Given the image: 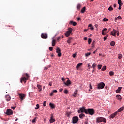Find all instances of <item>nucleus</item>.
<instances>
[{"mask_svg": "<svg viewBox=\"0 0 124 124\" xmlns=\"http://www.w3.org/2000/svg\"><path fill=\"white\" fill-rule=\"evenodd\" d=\"M78 121H79V117H78V116H74L72 118V122L73 124H76L78 123Z\"/></svg>", "mask_w": 124, "mask_h": 124, "instance_id": "39448f33", "label": "nucleus"}, {"mask_svg": "<svg viewBox=\"0 0 124 124\" xmlns=\"http://www.w3.org/2000/svg\"><path fill=\"white\" fill-rule=\"evenodd\" d=\"M118 3L119 6H122V5H123V3H122V0H119L118 1Z\"/></svg>", "mask_w": 124, "mask_h": 124, "instance_id": "b1692460", "label": "nucleus"}, {"mask_svg": "<svg viewBox=\"0 0 124 124\" xmlns=\"http://www.w3.org/2000/svg\"><path fill=\"white\" fill-rule=\"evenodd\" d=\"M105 86V84L103 82H101L98 84L97 89L100 90V89H104Z\"/></svg>", "mask_w": 124, "mask_h": 124, "instance_id": "0eeeda50", "label": "nucleus"}, {"mask_svg": "<svg viewBox=\"0 0 124 124\" xmlns=\"http://www.w3.org/2000/svg\"><path fill=\"white\" fill-rule=\"evenodd\" d=\"M53 94H54V93L52 92V93H50V96H53Z\"/></svg>", "mask_w": 124, "mask_h": 124, "instance_id": "69168bd1", "label": "nucleus"}, {"mask_svg": "<svg viewBox=\"0 0 124 124\" xmlns=\"http://www.w3.org/2000/svg\"><path fill=\"white\" fill-rule=\"evenodd\" d=\"M39 108V104H37L36 105V107L35 108V110H37Z\"/></svg>", "mask_w": 124, "mask_h": 124, "instance_id": "4c0bfd02", "label": "nucleus"}, {"mask_svg": "<svg viewBox=\"0 0 124 124\" xmlns=\"http://www.w3.org/2000/svg\"><path fill=\"white\" fill-rule=\"evenodd\" d=\"M43 106H46V101H44L43 103Z\"/></svg>", "mask_w": 124, "mask_h": 124, "instance_id": "603ef678", "label": "nucleus"}, {"mask_svg": "<svg viewBox=\"0 0 124 124\" xmlns=\"http://www.w3.org/2000/svg\"><path fill=\"white\" fill-rule=\"evenodd\" d=\"M49 51H53V47L50 46L49 47Z\"/></svg>", "mask_w": 124, "mask_h": 124, "instance_id": "de8ad7c7", "label": "nucleus"}, {"mask_svg": "<svg viewBox=\"0 0 124 124\" xmlns=\"http://www.w3.org/2000/svg\"><path fill=\"white\" fill-rule=\"evenodd\" d=\"M77 93H78V90L76 89L74 92V94L76 95Z\"/></svg>", "mask_w": 124, "mask_h": 124, "instance_id": "79ce46f5", "label": "nucleus"}, {"mask_svg": "<svg viewBox=\"0 0 124 124\" xmlns=\"http://www.w3.org/2000/svg\"><path fill=\"white\" fill-rule=\"evenodd\" d=\"M116 98L118 99V100H121L122 99V97L120 95H116Z\"/></svg>", "mask_w": 124, "mask_h": 124, "instance_id": "c85d7f7f", "label": "nucleus"}, {"mask_svg": "<svg viewBox=\"0 0 124 124\" xmlns=\"http://www.w3.org/2000/svg\"><path fill=\"white\" fill-rule=\"evenodd\" d=\"M52 92L54 93H58V91H57V90H53L52 91Z\"/></svg>", "mask_w": 124, "mask_h": 124, "instance_id": "3c124183", "label": "nucleus"}, {"mask_svg": "<svg viewBox=\"0 0 124 124\" xmlns=\"http://www.w3.org/2000/svg\"><path fill=\"white\" fill-rule=\"evenodd\" d=\"M117 19H119V20H121L122 17H121V16H119L117 17Z\"/></svg>", "mask_w": 124, "mask_h": 124, "instance_id": "864d4df0", "label": "nucleus"}, {"mask_svg": "<svg viewBox=\"0 0 124 124\" xmlns=\"http://www.w3.org/2000/svg\"><path fill=\"white\" fill-rule=\"evenodd\" d=\"M80 119H83V118L85 117V114L81 113L79 116Z\"/></svg>", "mask_w": 124, "mask_h": 124, "instance_id": "393cba45", "label": "nucleus"}, {"mask_svg": "<svg viewBox=\"0 0 124 124\" xmlns=\"http://www.w3.org/2000/svg\"><path fill=\"white\" fill-rule=\"evenodd\" d=\"M71 114V112H67L66 113V115L67 117H69V116H70Z\"/></svg>", "mask_w": 124, "mask_h": 124, "instance_id": "473e14b6", "label": "nucleus"}, {"mask_svg": "<svg viewBox=\"0 0 124 124\" xmlns=\"http://www.w3.org/2000/svg\"><path fill=\"white\" fill-rule=\"evenodd\" d=\"M107 31V29H106V28H104L102 31H103V32H105V31Z\"/></svg>", "mask_w": 124, "mask_h": 124, "instance_id": "8fccbe9b", "label": "nucleus"}, {"mask_svg": "<svg viewBox=\"0 0 124 124\" xmlns=\"http://www.w3.org/2000/svg\"><path fill=\"white\" fill-rule=\"evenodd\" d=\"M121 90H122V87H118V89L116 90V93H121Z\"/></svg>", "mask_w": 124, "mask_h": 124, "instance_id": "a211bd4d", "label": "nucleus"}, {"mask_svg": "<svg viewBox=\"0 0 124 124\" xmlns=\"http://www.w3.org/2000/svg\"><path fill=\"white\" fill-rule=\"evenodd\" d=\"M87 109H86L85 107H81L79 108L78 112L79 114L80 113H85V114H87Z\"/></svg>", "mask_w": 124, "mask_h": 124, "instance_id": "f03ea898", "label": "nucleus"}, {"mask_svg": "<svg viewBox=\"0 0 124 124\" xmlns=\"http://www.w3.org/2000/svg\"><path fill=\"white\" fill-rule=\"evenodd\" d=\"M64 93H65V94H67V93H68V90L65 89V90L64 91Z\"/></svg>", "mask_w": 124, "mask_h": 124, "instance_id": "a19ab883", "label": "nucleus"}, {"mask_svg": "<svg viewBox=\"0 0 124 124\" xmlns=\"http://www.w3.org/2000/svg\"><path fill=\"white\" fill-rule=\"evenodd\" d=\"M76 57V54H73V58H75Z\"/></svg>", "mask_w": 124, "mask_h": 124, "instance_id": "052dcab7", "label": "nucleus"}, {"mask_svg": "<svg viewBox=\"0 0 124 124\" xmlns=\"http://www.w3.org/2000/svg\"><path fill=\"white\" fill-rule=\"evenodd\" d=\"M84 31L85 32L88 31V29H84Z\"/></svg>", "mask_w": 124, "mask_h": 124, "instance_id": "338daca9", "label": "nucleus"}, {"mask_svg": "<svg viewBox=\"0 0 124 124\" xmlns=\"http://www.w3.org/2000/svg\"><path fill=\"white\" fill-rule=\"evenodd\" d=\"M50 67H51V66H48L47 67H45L44 70H47L48 69V68H50Z\"/></svg>", "mask_w": 124, "mask_h": 124, "instance_id": "c9c22d12", "label": "nucleus"}, {"mask_svg": "<svg viewBox=\"0 0 124 124\" xmlns=\"http://www.w3.org/2000/svg\"><path fill=\"white\" fill-rule=\"evenodd\" d=\"M77 9L80 10V9L81 8V4H78L77 6Z\"/></svg>", "mask_w": 124, "mask_h": 124, "instance_id": "2f4dec72", "label": "nucleus"}, {"mask_svg": "<svg viewBox=\"0 0 124 124\" xmlns=\"http://www.w3.org/2000/svg\"><path fill=\"white\" fill-rule=\"evenodd\" d=\"M90 66H91V65H90V64H88V69H90Z\"/></svg>", "mask_w": 124, "mask_h": 124, "instance_id": "774afa93", "label": "nucleus"}, {"mask_svg": "<svg viewBox=\"0 0 124 124\" xmlns=\"http://www.w3.org/2000/svg\"><path fill=\"white\" fill-rule=\"evenodd\" d=\"M62 91H63V89H62V88H61V89L59 90V92H62Z\"/></svg>", "mask_w": 124, "mask_h": 124, "instance_id": "4d7b16f0", "label": "nucleus"}, {"mask_svg": "<svg viewBox=\"0 0 124 124\" xmlns=\"http://www.w3.org/2000/svg\"><path fill=\"white\" fill-rule=\"evenodd\" d=\"M5 99L6 101H10V99H11V97H10L9 95H6L5 96Z\"/></svg>", "mask_w": 124, "mask_h": 124, "instance_id": "ddd939ff", "label": "nucleus"}, {"mask_svg": "<svg viewBox=\"0 0 124 124\" xmlns=\"http://www.w3.org/2000/svg\"><path fill=\"white\" fill-rule=\"evenodd\" d=\"M90 55H91V52H89L88 53L85 54L86 57H89V56H90Z\"/></svg>", "mask_w": 124, "mask_h": 124, "instance_id": "37998d69", "label": "nucleus"}, {"mask_svg": "<svg viewBox=\"0 0 124 124\" xmlns=\"http://www.w3.org/2000/svg\"><path fill=\"white\" fill-rule=\"evenodd\" d=\"M102 35H105V34H106L105 33H104V32L102 31Z\"/></svg>", "mask_w": 124, "mask_h": 124, "instance_id": "bf43d9fd", "label": "nucleus"}, {"mask_svg": "<svg viewBox=\"0 0 124 124\" xmlns=\"http://www.w3.org/2000/svg\"><path fill=\"white\" fill-rule=\"evenodd\" d=\"M56 45V40L53 39L52 41V46H55Z\"/></svg>", "mask_w": 124, "mask_h": 124, "instance_id": "5701e85b", "label": "nucleus"}, {"mask_svg": "<svg viewBox=\"0 0 124 124\" xmlns=\"http://www.w3.org/2000/svg\"><path fill=\"white\" fill-rule=\"evenodd\" d=\"M101 70L102 71H105V70H106V66H103Z\"/></svg>", "mask_w": 124, "mask_h": 124, "instance_id": "7c9ffc66", "label": "nucleus"}, {"mask_svg": "<svg viewBox=\"0 0 124 124\" xmlns=\"http://www.w3.org/2000/svg\"><path fill=\"white\" fill-rule=\"evenodd\" d=\"M36 117H35L32 120V123H35L36 122Z\"/></svg>", "mask_w": 124, "mask_h": 124, "instance_id": "e433bc0d", "label": "nucleus"}, {"mask_svg": "<svg viewBox=\"0 0 124 124\" xmlns=\"http://www.w3.org/2000/svg\"><path fill=\"white\" fill-rule=\"evenodd\" d=\"M89 88H90V89H91V90H92V89H93V87H92V85H91V84H90V85H89Z\"/></svg>", "mask_w": 124, "mask_h": 124, "instance_id": "6e6d98bb", "label": "nucleus"}, {"mask_svg": "<svg viewBox=\"0 0 124 124\" xmlns=\"http://www.w3.org/2000/svg\"><path fill=\"white\" fill-rule=\"evenodd\" d=\"M101 67H102V65H98V69H101Z\"/></svg>", "mask_w": 124, "mask_h": 124, "instance_id": "c03bdc74", "label": "nucleus"}, {"mask_svg": "<svg viewBox=\"0 0 124 124\" xmlns=\"http://www.w3.org/2000/svg\"><path fill=\"white\" fill-rule=\"evenodd\" d=\"M103 21L104 22H107V21H108V19L105 18L103 19Z\"/></svg>", "mask_w": 124, "mask_h": 124, "instance_id": "09e8293b", "label": "nucleus"}, {"mask_svg": "<svg viewBox=\"0 0 124 124\" xmlns=\"http://www.w3.org/2000/svg\"><path fill=\"white\" fill-rule=\"evenodd\" d=\"M61 80H62V81H64L65 79H64V78H61Z\"/></svg>", "mask_w": 124, "mask_h": 124, "instance_id": "0e129e2a", "label": "nucleus"}, {"mask_svg": "<svg viewBox=\"0 0 124 124\" xmlns=\"http://www.w3.org/2000/svg\"><path fill=\"white\" fill-rule=\"evenodd\" d=\"M109 75H110V76H113V75H114V72L113 71L109 72Z\"/></svg>", "mask_w": 124, "mask_h": 124, "instance_id": "f704fd0d", "label": "nucleus"}, {"mask_svg": "<svg viewBox=\"0 0 124 124\" xmlns=\"http://www.w3.org/2000/svg\"><path fill=\"white\" fill-rule=\"evenodd\" d=\"M41 37H42V38L46 39V38H47L48 35H47V34L42 33L41 34Z\"/></svg>", "mask_w": 124, "mask_h": 124, "instance_id": "f8f14e48", "label": "nucleus"}, {"mask_svg": "<svg viewBox=\"0 0 124 124\" xmlns=\"http://www.w3.org/2000/svg\"><path fill=\"white\" fill-rule=\"evenodd\" d=\"M86 11V7H84L81 9V12L84 13Z\"/></svg>", "mask_w": 124, "mask_h": 124, "instance_id": "a878e982", "label": "nucleus"}, {"mask_svg": "<svg viewBox=\"0 0 124 124\" xmlns=\"http://www.w3.org/2000/svg\"><path fill=\"white\" fill-rule=\"evenodd\" d=\"M117 114H118V112L116 111L114 113H112V114H111L110 116H109V118L114 119V118H115V117H116V116H117Z\"/></svg>", "mask_w": 124, "mask_h": 124, "instance_id": "9b49d317", "label": "nucleus"}, {"mask_svg": "<svg viewBox=\"0 0 124 124\" xmlns=\"http://www.w3.org/2000/svg\"><path fill=\"white\" fill-rule=\"evenodd\" d=\"M86 112V114H89V115H94V110L93 108H88Z\"/></svg>", "mask_w": 124, "mask_h": 124, "instance_id": "20e7f679", "label": "nucleus"}, {"mask_svg": "<svg viewBox=\"0 0 124 124\" xmlns=\"http://www.w3.org/2000/svg\"><path fill=\"white\" fill-rule=\"evenodd\" d=\"M101 122H103L104 123H106V119L101 117H97L96 118L97 123H101Z\"/></svg>", "mask_w": 124, "mask_h": 124, "instance_id": "7ed1b4c3", "label": "nucleus"}, {"mask_svg": "<svg viewBox=\"0 0 124 124\" xmlns=\"http://www.w3.org/2000/svg\"><path fill=\"white\" fill-rule=\"evenodd\" d=\"M114 9L113 8V7H112L111 6H110L108 8V10H109V11H112V10H113Z\"/></svg>", "mask_w": 124, "mask_h": 124, "instance_id": "ea45409f", "label": "nucleus"}, {"mask_svg": "<svg viewBox=\"0 0 124 124\" xmlns=\"http://www.w3.org/2000/svg\"><path fill=\"white\" fill-rule=\"evenodd\" d=\"M78 21H81V18L80 17H78L77 18Z\"/></svg>", "mask_w": 124, "mask_h": 124, "instance_id": "e2e57ef3", "label": "nucleus"}, {"mask_svg": "<svg viewBox=\"0 0 124 124\" xmlns=\"http://www.w3.org/2000/svg\"><path fill=\"white\" fill-rule=\"evenodd\" d=\"M107 39V37L105 36L104 37V41H105Z\"/></svg>", "mask_w": 124, "mask_h": 124, "instance_id": "5fc2aeb1", "label": "nucleus"}, {"mask_svg": "<svg viewBox=\"0 0 124 124\" xmlns=\"http://www.w3.org/2000/svg\"><path fill=\"white\" fill-rule=\"evenodd\" d=\"M49 106H50V107L52 108H55V105L53 103H50Z\"/></svg>", "mask_w": 124, "mask_h": 124, "instance_id": "cd10ccee", "label": "nucleus"}, {"mask_svg": "<svg viewBox=\"0 0 124 124\" xmlns=\"http://www.w3.org/2000/svg\"><path fill=\"white\" fill-rule=\"evenodd\" d=\"M83 65V63H78L77 66H76V69L77 70H78L79 68H80V66H82Z\"/></svg>", "mask_w": 124, "mask_h": 124, "instance_id": "dca6fc26", "label": "nucleus"}, {"mask_svg": "<svg viewBox=\"0 0 124 124\" xmlns=\"http://www.w3.org/2000/svg\"><path fill=\"white\" fill-rule=\"evenodd\" d=\"M56 53H57L58 57H61L62 53H61V49L59 47L56 48Z\"/></svg>", "mask_w": 124, "mask_h": 124, "instance_id": "9d476101", "label": "nucleus"}, {"mask_svg": "<svg viewBox=\"0 0 124 124\" xmlns=\"http://www.w3.org/2000/svg\"><path fill=\"white\" fill-rule=\"evenodd\" d=\"M115 44H116V43L114 41H112V42H110L111 46H114Z\"/></svg>", "mask_w": 124, "mask_h": 124, "instance_id": "c756f323", "label": "nucleus"}, {"mask_svg": "<svg viewBox=\"0 0 124 124\" xmlns=\"http://www.w3.org/2000/svg\"><path fill=\"white\" fill-rule=\"evenodd\" d=\"M102 35H105V34H106L105 33H104V32L102 31Z\"/></svg>", "mask_w": 124, "mask_h": 124, "instance_id": "13d9d810", "label": "nucleus"}, {"mask_svg": "<svg viewBox=\"0 0 124 124\" xmlns=\"http://www.w3.org/2000/svg\"><path fill=\"white\" fill-rule=\"evenodd\" d=\"M91 42H92V39H88V44H91Z\"/></svg>", "mask_w": 124, "mask_h": 124, "instance_id": "a18cd8bd", "label": "nucleus"}, {"mask_svg": "<svg viewBox=\"0 0 124 124\" xmlns=\"http://www.w3.org/2000/svg\"><path fill=\"white\" fill-rule=\"evenodd\" d=\"M37 87L39 90V92H41V91H42V86L37 84Z\"/></svg>", "mask_w": 124, "mask_h": 124, "instance_id": "4468645a", "label": "nucleus"}, {"mask_svg": "<svg viewBox=\"0 0 124 124\" xmlns=\"http://www.w3.org/2000/svg\"><path fill=\"white\" fill-rule=\"evenodd\" d=\"M88 27L90 28V30H91V31H93L94 28L92 26V24H89Z\"/></svg>", "mask_w": 124, "mask_h": 124, "instance_id": "bb28decb", "label": "nucleus"}, {"mask_svg": "<svg viewBox=\"0 0 124 124\" xmlns=\"http://www.w3.org/2000/svg\"><path fill=\"white\" fill-rule=\"evenodd\" d=\"M65 85H66V86H69V85L71 84V81H70L69 80V79H68L66 82H64Z\"/></svg>", "mask_w": 124, "mask_h": 124, "instance_id": "2eb2a0df", "label": "nucleus"}, {"mask_svg": "<svg viewBox=\"0 0 124 124\" xmlns=\"http://www.w3.org/2000/svg\"><path fill=\"white\" fill-rule=\"evenodd\" d=\"M19 97L21 100H23L24 97H25V95L23 94H19Z\"/></svg>", "mask_w": 124, "mask_h": 124, "instance_id": "f3484780", "label": "nucleus"}, {"mask_svg": "<svg viewBox=\"0 0 124 124\" xmlns=\"http://www.w3.org/2000/svg\"><path fill=\"white\" fill-rule=\"evenodd\" d=\"M72 32V28H70L68 30V31H67V32L65 33V36H66V37H68L70 35V33Z\"/></svg>", "mask_w": 124, "mask_h": 124, "instance_id": "6e6552de", "label": "nucleus"}, {"mask_svg": "<svg viewBox=\"0 0 124 124\" xmlns=\"http://www.w3.org/2000/svg\"><path fill=\"white\" fill-rule=\"evenodd\" d=\"M26 76L25 77H21V79H20V82L21 83H23V82H24V83H26L27 82V80H29V77L30 76H29V74H28V73H25L24 75H23V76Z\"/></svg>", "mask_w": 124, "mask_h": 124, "instance_id": "f257e3e1", "label": "nucleus"}, {"mask_svg": "<svg viewBox=\"0 0 124 124\" xmlns=\"http://www.w3.org/2000/svg\"><path fill=\"white\" fill-rule=\"evenodd\" d=\"M116 33H117V36L120 35V33L119 31H118L117 30H115V29H113L112 31L111 32V35H112L113 36H116Z\"/></svg>", "mask_w": 124, "mask_h": 124, "instance_id": "423d86ee", "label": "nucleus"}, {"mask_svg": "<svg viewBox=\"0 0 124 124\" xmlns=\"http://www.w3.org/2000/svg\"><path fill=\"white\" fill-rule=\"evenodd\" d=\"M70 24H71L74 26H76V25H77V23H76V22H74L73 21H70Z\"/></svg>", "mask_w": 124, "mask_h": 124, "instance_id": "6ab92c4d", "label": "nucleus"}, {"mask_svg": "<svg viewBox=\"0 0 124 124\" xmlns=\"http://www.w3.org/2000/svg\"><path fill=\"white\" fill-rule=\"evenodd\" d=\"M94 42H95V41H93V42L92 44V47H94Z\"/></svg>", "mask_w": 124, "mask_h": 124, "instance_id": "49530a36", "label": "nucleus"}, {"mask_svg": "<svg viewBox=\"0 0 124 124\" xmlns=\"http://www.w3.org/2000/svg\"><path fill=\"white\" fill-rule=\"evenodd\" d=\"M48 85H49V86H50L51 87V86L52 85V82H49Z\"/></svg>", "mask_w": 124, "mask_h": 124, "instance_id": "680f3d73", "label": "nucleus"}, {"mask_svg": "<svg viewBox=\"0 0 124 124\" xmlns=\"http://www.w3.org/2000/svg\"><path fill=\"white\" fill-rule=\"evenodd\" d=\"M95 66H96V64H95V63H94L92 65V68L93 69H94V68L95 67Z\"/></svg>", "mask_w": 124, "mask_h": 124, "instance_id": "58836bf2", "label": "nucleus"}, {"mask_svg": "<svg viewBox=\"0 0 124 124\" xmlns=\"http://www.w3.org/2000/svg\"><path fill=\"white\" fill-rule=\"evenodd\" d=\"M124 107H122L121 108H120L118 111H117V113L118 112V113H120V112H122V111H123V110H124Z\"/></svg>", "mask_w": 124, "mask_h": 124, "instance_id": "412c9836", "label": "nucleus"}, {"mask_svg": "<svg viewBox=\"0 0 124 124\" xmlns=\"http://www.w3.org/2000/svg\"><path fill=\"white\" fill-rule=\"evenodd\" d=\"M5 114L6 115H8V116H11V115H12V114H13V111H12V110L11 109H10L9 108H7Z\"/></svg>", "mask_w": 124, "mask_h": 124, "instance_id": "1a4fd4ad", "label": "nucleus"}, {"mask_svg": "<svg viewBox=\"0 0 124 124\" xmlns=\"http://www.w3.org/2000/svg\"><path fill=\"white\" fill-rule=\"evenodd\" d=\"M71 40H72V38L69 37L67 41V43H68L69 44L70 43H71Z\"/></svg>", "mask_w": 124, "mask_h": 124, "instance_id": "4be33fe9", "label": "nucleus"}, {"mask_svg": "<svg viewBox=\"0 0 124 124\" xmlns=\"http://www.w3.org/2000/svg\"><path fill=\"white\" fill-rule=\"evenodd\" d=\"M122 58H123V55H122V54H118V59H119V60H121Z\"/></svg>", "mask_w": 124, "mask_h": 124, "instance_id": "72a5a7b5", "label": "nucleus"}, {"mask_svg": "<svg viewBox=\"0 0 124 124\" xmlns=\"http://www.w3.org/2000/svg\"><path fill=\"white\" fill-rule=\"evenodd\" d=\"M49 122L50 123H54V122H55V119L53 118V115H52L50 119L49 120Z\"/></svg>", "mask_w": 124, "mask_h": 124, "instance_id": "aec40b11", "label": "nucleus"}]
</instances>
